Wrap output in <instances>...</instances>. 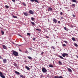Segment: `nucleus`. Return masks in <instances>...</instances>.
I'll return each instance as SVG.
<instances>
[{
    "mask_svg": "<svg viewBox=\"0 0 78 78\" xmlns=\"http://www.w3.org/2000/svg\"><path fill=\"white\" fill-rule=\"evenodd\" d=\"M59 76H55V77H54V78H59Z\"/></svg>",
    "mask_w": 78,
    "mask_h": 78,
    "instance_id": "22",
    "label": "nucleus"
},
{
    "mask_svg": "<svg viewBox=\"0 0 78 78\" xmlns=\"http://www.w3.org/2000/svg\"><path fill=\"white\" fill-rule=\"evenodd\" d=\"M34 18L33 17H31V19L32 20H34Z\"/></svg>",
    "mask_w": 78,
    "mask_h": 78,
    "instance_id": "31",
    "label": "nucleus"
},
{
    "mask_svg": "<svg viewBox=\"0 0 78 78\" xmlns=\"http://www.w3.org/2000/svg\"><path fill=\"white\" fill-rule=\"evenodd\" d=\"M36 30H37L38 31H39V29H36Z\"/></svg>",
    "mask_w": 78,
    "mask_h": 78,
    "instance_id": "43",
    "label": "nucleus"
},
{
    "mask_svg": "<svg viewBox=\"0 0 78 78\" xmlns=\"http://www.w3.org/2000/svg\"><path fill=\"white\" fill-rule=\"evenodd\" d=\"M31 23L34 25H35V23L34 22H31Z\"/></svg>",
    "mask_w": 78,
    "mask_h": 78,
    "instance_id": "26",
    "label": "nucleus"
},
{
    "mask_svg": "<svg viewBox=\"0 0 78 78\" xmlns=\"http://www.w3.org/2000/svg\"><path fill=\"white\" fill-rule=\"evenodd\" d=\"M72 39L73 41H75L76 40L75 39V38L74 37H72Z\"/></svg>",
    "mask_w": 78,
    "mask_h": 78,
    "instance_id": "19",
    "label": "nucleus"
},
{
    "mask_svg": "<svg viewBox=\"0 0 78 78\" xmlns=\"http://www.w3.org/2000/svg\"><path fill=\"white\" fill-rule=\"evenodd\" d=\"M12 1L13 2H15L16 0H12Z\"/></svg>",
    "mask_w": 78,
    "mask_h": 78,
    "instance_id": "39",
    "label": "nucleus"
},
{
    "mask_svg": "<svg viewBox=\"0 0 78 78\" xmlns=\"http://www.w3.org/2000/svg\"><path fill=\"white\" fill-rule=\"evenodd\" d=\"M75 46L76 47H77L78 46V45L76 44V43H75L74 44Z\"/></svg>",
    "mask_w": 78,
    "mask_h": 78,
    "instance_id": "27",
    "label": "nucleus"
},
{
    "mask_svg": "<svg viewBox=\"0 0 78 78\" xmlns=\"http://www.w3.org/2000/svg\"><path fill=\"white\" fill-rule=\"evenodd\" d=\"M39 31H41V29H39Z\"/></svg>",
    "mask_w": 78,
    "mask_h": 78,
    "instance_id": "51",
    "label": "nucleus"
},
{
    "mask_svg": "<svg viewBox=\"0 0 78 78\" xmlns=\"http://www.w3.org/2000/svg\"><path fill=\"white\" fill-rule=\"evenodd\" d=\"M18 35L20 37H22V36L21 35H20V34H19Z\"/></svg>",
    "mask_w": 78,
    "mask_h": 78,
    "instance_id": "47",
    "label": "nucleus"
},
{
    "mask_svg": "<svg viewBox=\"0 0 78 78\" xmlns=\"http://www.w3.org/2000/svg\"><path fill=\"white\" fill-rule=\"evenodd\" d=\"M14 66H15V67H18V66H17V64L16 63H14L13 64Z\"/></svg>",
    "mask_w": 78,
    "mask_h": 78,
    "instance_id": "12",
    "label": "nucleus"
},
{
    "mask_svg": "<svg viewBox=\"0 0 78 78\" xmlns=\"http://www.w3.org/2000/svg\"><path fill=\"white\" fill-rule=\"evenodd\" d=\"M13 17L14 18H17V17L16 16H14L13 15Z\"/></svg>",
    "mask_w": 78,
    "mask_h": 78,
    "instance_id": "30",
    "label": "nucleus"
},
{
    "mask_svg": "<svg viewBox=\"0 0 78 78\" xmlns=\"http://www.w3.org/2000/svg\"><path fill=\"white\" fill-rule=\"evenodd\" d=\"M25 52V53H28V51H27V50Z\"/></svg>",
    "mask_w": 78,
    "mask_h": 78,
    "instance_id": "36",
    "label": "nucleus"
},
{
    "mask_svg": "<svg viewBox=\"0 0 78 78\" xmlns=\"http://www.w3.org/2000/svg\"><path fill=\"white\" fill-rule=\"evenodd\" d=\"M15 73H16V74H18V75H20V73H19V72H18L15 71Z\"/></svg>",
    "mask_w": 78,
    "mask_h": 78,
    "instance_id": "13",
    "label": "nucleus"
},
{
    "mask_svg": "<svg viewBox=\"0 0 78 78\" xmlns=\"http://www.w3.org/2000/svg\"><path fill=\"white\" fill-rule=\"evenodd\" d=\"M30 1L32 2H35L37 3H39V2L37 0H30Z\"/></svg>",
    "mask_w": 78,
    "mask_h": 78,
    "instance_id": "5",
    "label": "nucleus"
},
{
    "mask_svg": "<svg viewBox=\"0 0 78 78\" xmlns=\"http://www.w3.org/2000/svg\"><path fill=\"white\" fill-rule=\"evenodd\" d=\"M52 10H53V9H52V8H51V7H49L48 8V11H51Z\"/></svg>",
    "mask_w": 78,
    "mask_h": 78,
    "instance_id": "9",
    "label": "nucleus"
},
{
    "mask_svg": "<svg viewBox=\"0 0 78 78\" xmlns=\"http://www.w3.org/2000/svg\"><path fill=\"white\" fill-rule=\"evenodd\" d=\"M23 13L26 16H27L28 15V14H27V13L26 12H23Z\"/></svg>",
    "mask_w": 78,
    "mask_h": 78,
    "instance_id": "10",
    "label": "nucleus"
},
{
    "mask_svg": "<svg viewBox=\"0 0 78 78\" xmlns=\"http://www.w3.org/2000/svg\"><path fill=\"white\" fill-rule=\"evenodd\" d=\"M3 62L4 63H6V62H7V60H6V59H4L3 60Z\"/></svg>",
    "mask_w": 78,
    "mask_h": 78,
    "instance_id": "8",
    "label": "nucleus"
},
{
    "mask_svg": "<svg viewBox=\"0 0 78 78\" xmlns=\"http://www.w3.org/2000/svg\"><path fill=\"white\" fill-rule=\"evenodd\" d=\"M73 17H75V16L74 15H73Z\"/></svg>",
    "mask_w": 78,
    "mask_h": 78,
    "instance_id": "44",
    "label": "nucleus"
},
{
    "mask_svg": "<svg viewBox=\"0 0 78 78\" xmlns=\"http://www.w3.org/2000/svg\"><path fill=\"white\" fill-rule=\"evenodd\" d=\"M19 50L20 51H21V50H20V49H19Z\"/></svg>",
    "mask_w": 78,
    "mask_h": 78,
    "instance_id": "50",
    "label": "nucleus"
},
{
    "mask_svg": "<svg viewBox=\"0 0 78 78\" xmlns=\"http://www.w3.org/2000/svg\"><path fill=\"white\" fill-rule=\"evenodd\" d=\"M76 57H77V58H78V56L76 55Z\"/></svg>",
    "mask_w": 78,
    "mask_h": 78,
    "instance_id": "49",
    "label": "nucleus"
},
{
    "mask_svg": "<svg viewBox=\"0 0 78 78\" xmlns=\"http://www.w3.org/2000/svg\"><path fill=\"white\" fill-rule=\"evenodd\" d=\"M46 37L47 38H49V37L48 36H46Z\"/></svg>",
    "mask_w": 78,
    "mask_h": 78,
    "instance_id": "48",
    "label": "nucleus"
},
{
    "mask_svg": "<svg viewBox=\"0 0 78 78\" xmlns=\"http://www.w3.org/2000/svg\"><path fill=\"white\" fill-rule=\"evenodd\" d=\"M62 55L63 56V57H65L66 56V57H68L69 55L68 54L64 53Z\"/></svg>",
    "mask_w": 78,
    "mask_h": 78,
    "instance_id": "2",
    "label": "nucleus"
},
{
    "mask_svg": "<svg viewBox=\"0 0 78 78\" xmlns=\"http://www.w3.org/2000/svg\"><path fill=\"white\" fill-rule=\"evenodd\" d=\"M72 1L73 2H76V0H72Z\"/></svg>",
    "mask_w": 78,
    "mask_h": 78,
    "instance_id": "21",
    "label": "nucleus"
},
{
    "mask_svg": "<svg viewBox=\"0 0 78 78\" xmlns=\"http://www.w3.org/2000/svg\"><path fill=\"white\" fill-rule=\"evenodd\" d=\"M68 70L69 72H72L71 69L70 68H68Z\"/></svg>",
    "mask_w": 78,
    "mask_h": 78,
    "instance_id": "11",
    "label": "nucleus"
},
{
    "mask_svg": "<svg viewBox=\"0 0 78 78\" xmlns=\"http://www.w3.org/2000/svg\"><path fill=\"white\" fill-rule=\"evenodd\" d=\"M58 63H59V64L60 65H62V62H61L59 61L58 62Z\"/></svg>",
    "mask_w": 78,
    "mask_h": 78,
    "instance_id": "20",
    "label": "nucleus"
},
{
    "mask_svg": "<svg viewBox=\"0 0 78 78\" xmlns=\"http://www.w3.org/2000/svg\"><path fill=\"white\" fill-rule=\"evenodd\" d=\"M49 67H53V66L52 65H50Z\"/></svg>",
    "mask_w": 78,
    "mask_h": 78,
    "instance_id": "23",
    "label": "nucleus"
},
{
    "mask_svg": "<svg viewBox=\"0 0 78 78\" xmlns=\"http://www.w3.org/2000/svg\"><path fill=\"white\" fill-rule=\"evenodd\" d=\"M64 29H65V30H66V29H67L66 27H64Z\"/></svg>",
    "mask_w": 78,
    "mask_h": 78,
    "instance_id": "42",
    "label": "nucleus"
},
{
    "mask_svg": "<svg viewBox=\"0 0 78 78\" xmlns=\"http://www.w3.org/2000/svg\"><path fill=\"white\" fill-rule=\"evenodd\" d=\"M53 22L54 23H56L57 22V20L56 19H54V20H53Z\"/></svg>",
    "mask_w": 78,
    "mask_h": 78,
    "instance_id": "14",
    "label": "nucleus"
},
{
    "mask_svg": "<svg viewBox=\"0 0 78 78\" xmlns=\"http://www.w3.org/2000/svg\"><path fill=\"white\" fill-rule=\"evenodd\" d=\"M44 53L43 52H42L41 53V55H43V54Z\"/></svg>",
    "mask_w": 78,
    "mask_h": 78,
    "instance_id": "46",
    "label": "nucleus"
},
{
    "mask_svg": "<svg viewBox=\"0 0 78 78\" xmlns=\"http://www.w3.org/2000/svg\"><path fill=\"white\" fill-rule=\"evenodd\" d=\"M72 5L73 6H74V7H75V4H73Z\"/></svg>",
    "mask_w": 78,
    "mask_h": 78,
    "instance_id": "37",
    "label": "nucleus"
},
{
    "mask_svg": "<svg viewBox=\"0 0 78 78\" xmlns=\"http://www.w3.org/2000/svg\"><path fill=\"white\" fill-rule=\"evenodd\" d=\"M23 4L24 6H26V4L25 3H23Z\"/></svg>",
    "mask_w": 78,
    "mask_h": 78,
    "instance_id": "29",
    "label": "nucleus"
},
{
    "mask_svg": "<svg viewBox=\"0 0 78 78\" xmlns=\"http://www.w3.org/2000/svg\"><path fill=\"white\" fill-rule=\"evenodd\" d=\"M58 57H59V58H61V59H64V58L61 55H59Z\"/></svg>",
    "mask_w": 78,
    "mask_h": 78,
    "instance_id": "15",
    "label": "nucleus"
},
{
    "mask_svg": "<svg viewBox=\"0 0 78 78\" xmlns=\"http://www.w3.org/2000/svg\"><path fill=\"white\" fill-rule=\"evenodd\" d=\"M51 47L53 49H55V48L53 46H52Z\"/></svg>",
    "mask_w": 78,
    "mask_h": 78,
    "instance_id": "38",
    "label": "nucleus"
},
{
    "mask_svg": "<svg viewBox=\"0 0 78 78\" xmlns=\"http://www.w3.org/2000/svg\"><path fill=\"white\" fill-rule=\"evenodd\" d=\"M28 59H32V58L31 57L29 56L28 57Z\"/></svg>",
    "mask_w": 78,
    "mask_h": 78,
    "instance_id": "25",
    "label": "nucleus"
},
{
    "mask_svg": "<svg viewBox=\"0 0 78 78\" xmlns=\"http://www.w3.org/2000/svg\"><path fill=\"white\" fill-rule=\"evenodd\" d=\"M5 7L7 9L9 8V6L8 5H5Z\"/></svg>",
    "mask_w": 78,
    "mask_h": 78,
    "instance_id": "18",
    "label": "nucleus"
},
{
    "mask_svg": "<svg viewBox=\"0 0 78 78\" xmlns=\"http://www.w3.org/2000/svg\"><path fill=\"white\" fill-rule=\"evenodd\" d=\"M1 32L2 34H4V31L2 30V31H1Z\"/></svg>",
    "mask_w": 78,
    "mask_h": 78,
    "instance_id": "24",
    "label": "nucleus"
},
{
    "mask_svg": "<svg viewBox=\"0 0 78 78\" xmlns=\"http://www.w3.org/2000/svg\"><path fill=\"white\" fill-rule=\"evenodd\" d=\"M64 42H65V43H66V44H67V42L66 41H64Z\"/></svg>",
    "mask_w": 78,
    "mask_h": 78,
    "instance_id": "33",
    "label": "nucleus"
},
{
    "mask_svg": "<svg viewBox=\"0 0 78 78\" xmlns=\"http://www.w3.org/2000/svg\"><path fill=\"white\" fill-rule=\"evenodd\" d=\"M60 14L61 15H62L63 14V13L62 12H61L60 13Z\"/></svg>",
    "mask_w": 78,
    "mask_h": 78,
    "instance_id": "40",
    "label": "nucleus"
},
{
    "mask_svg": "<svg viewBox=\"0 0 78 78\" xmlns=\"http://www.w3.org/2000/svg\"><path fill=\"white\" fill-rule=\"evenodd\" d=\"M59 78H63V77L62 76H60L59 77Z\"/></svg>",
    "mask_w": 78,
    "mask_h": 78,
    "instance_id": "34",
    "label": "nucleus"
},
{
    "mask_svg": "<svg viewBox=\"0 0 78 78\" xmlns=\"http://www.w3.org/2000/svg\"><path fill=\"white\" fill-rule=\"evenodd\" d=\"M60 21H58V23H60Z\"/></svg>",
    "mask_w": 78,
    "mask_h": 78,
    "instance_id": "45",
    "label": "nucleus"
},
{
    "mask_svg": "<svg viewBox=\"0 0 78 78\" xmlns=\"http://www.w3.org/2000/svg\"><path fill=\"white\" fill-rule=\"evenodd\" d=\"M19 45V46H21V45Z\"/></svg>",
    "mask_w": 78,
    "mask_h": 78,
    "instance_id": "52",
    "label": "nucleus"
},
{
    "mask_svg": "<svg viewBox=\"0 0 78 78\" xmlns=\"http://www.w3.org/2000/svg\"><path fill=\"white\" fill-rule=\"evenodd\" d=\"M26 68L27 69V70H30V68L28 66H26Z\"/></svg>",
    "mask_w": 78,
    "mask_h": 78,
    "instance_id": "17",
    "label": "nucleus"
},
{
    "mask_svg": "<svg viewBox=\"0 0 78 78\" xmlns=\"http://www.w3.org/2000/svg\"><path fill=\"white\" fill-rule=\"evenodd\" d=\"M49 1L50 0H48Z\"/></svg>",
    "mask_w": 78,
    "mask_h": 78,
    "instance_id": "55",
    "label": "nucleus"
},
{
    "mask_svg": "<svg viewBox=\"0 0 78 78\" xmlns=\"http://www.w3.org/2000/svg\"><path fill=\"white\" fill-rule=\"evenodd\" d=\"M12 53L15 56H18L19 55L18 53L15 51H13Z\"/></svg>",
    "mask_w": 78,
    "mask_h": 78,
    "instance_id": "1",
    "label": "nucleus"
},
{
    "mask_svg": "<svg viewBox=\"0 0 78 78\" xmlns=\"http://www.w3.org/2000/svg\"><path fill=\"white\" fill-rule=\"evenodd\" d=\"M66 45L65 44H63V47H66Z\"/></svg>",
    "mask_w": 78,
    "mask_h": 78,
    "instance_id": "35",
    "label": "nucleus"
},
{
    "mask_svg": "<svg viewBox=\"0 0 78 78\" xmlns=\"http://www.w3.org/2000/svg\"><path fill=\"white\" fill-rule=\"evenodd\" d=\"M27 35H28L29 36H30V33H27Z\"/></svg>",
    "mask_w": 78,
    "mask_h": 78,
    "instance_id": "28",
    "label": "nucleus"
},
{
    "mask_svg": "<svg viewBox=\"0 0 78 78\" xmlns=\"http://www.w3.org/2000/svg\"><path fill=\"white\" fill-rule=\"evenodd\" d=\"M2 47H3V48L4 49H7V47H6V46L4 45H2Z\"/></svg>",
    "mask_w": 78,
    "mask_h": 78,
    "instance_id": "7",
    "label": "nucleus"
},
{
    "mask_svg": "<svg viewBox=\"0 0 78 78\" xmlns=\"http://www.w3.org/2000/svg\"><path fill=\"white\" fill-rule=\"evenodd\" d=\"M29 49L30 50H31L32 49V48H29Z\"/></svg>",
    "mask_w": 78,
    "mask_h": 78,
    "instance_id": "41",
    "label": "nucleus"
},
{
    "mask_svg": "<svg viewBox=\"0 0 78 78\" xmlns=\"http://www.w3.org/2000/svg\"><path fill=\"white\" fill-rule=\"evenodd\" d=\"M42 71L43 73H45L46 72H47V71L43 67L42 68Z\"/></svg>",
    "mask_w": 78,
    "mask_h": 78,
    "instance_id": "3",
    "label": "nucleus"
},
{
    "mask_svg": "<svg viewBox=\"0 0 78 78\" xmlns=\"http://www.w3.org/2000/svg\"><path fill=\"white\" fill-rule=\"evenodd\" d=\"M35 40H36V38L35 37H33L32 40L33 41H35Z\"/></svg>",
    "mask_w": 78,
    "mask_h": 78,
    "instance_id": "32",
    "label": "nucleus"
},
{
    "mask_svg": "<svg viewBox=\"0 0 78 78\" xmlns=\"http://www.w3.org/2000/svg\"><path fill=\"white\" fill-rule=\"evenodd\" d=\"M20 76L22 78H25V77L23 75H20Z\"/></svg>",
    "mask_w": 78,
    "mask_h": 78,
    "instance_id": "16",
    "label": "nucleus"
},
{
    "mask_svg": "<svg viewBox=\"0 0 78 78\" xmlns=\"http://www.w3.org/2000/svg\"><path fill=\"white\" fill-rule=\"evenodd\" d=\"M29 13L32 15H33L34 14L33 11L31 10H30L29 11Z\"/></svg>",
    "mask_w": 78,
    "mask_h": 78,
    "instance_id": "6",
    "label": "nucleus"
},
{
    "mask_svg": "<svg viewBox=\"0 0 78 78\" xmlns=\"http://www.w3.org/2000/svg\"><path fill=\"white\" fill-rule=\"evenodd\" d=\"M12 44H14V42H13V43H12Z\"/></svg>",
    "mask_w": 78,
    "mask_h": 78,
    "instance_id": "53",
    "label": "nucleus"
},
{
    "mask_svg": "<svg viewBox=\"0 0 78 78\" xmlns=\"http://www.w3.org/2000/svg\"><path fill=\"white\" fill-rule=\"evenodd\" d=\"M31 38H32V39H33V38H32V37H31Z\"/></svg>",
    "mask_w": 78,
    "mask_h": 78,
    "instance_id": "54",
    "label": "nucleus"
},
{
    "mask_svg": "<svg viewBox=\"0 0 78 78\" xmlns=\"http://www.w3.org/2000/svg\"><path fill=\"white\" fill-rule=\"evenodd\" d=\"M0 76L1 77V78H5V76H4L3 75V73L1 72L0 71Z\"/></svg>",
    "mask_w": 78,
    "mask_h": 78,
    "instance_id": "4",
    "label": "nucleus"
}]
</instances>
